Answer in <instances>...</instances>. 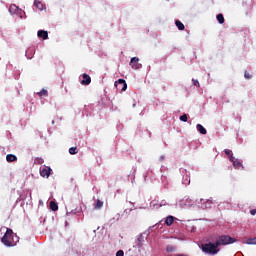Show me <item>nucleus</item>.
<instances>
[{"mask_svg":"<svg viewBox=\"0 0 256 256\" xmlns=\"http://www.w3.org/2000/svg\"><path fill=\"white\" fill-rule=\"evenodd\" d=\"M244 77H245V79H251V77H253V76H251V74H249V72L245 71Z\"/></svg>","mask_w":256,"mask_h":256,"instance_id":"26","label":"nucleus"},{"mask_svg":"<svg viewBox=\"0 0 256 256\" xmlns=\"http://www.w3.org/2000/svg\"><path fill=\"white\" fill-rule=\"evenodd\" d=\"M38 37L40 39H44V40H47L49 39V32L45 31V30H39L38 33H37Z\"/></svg>","mask_w":256,"mask_h":256,"instance_id":"7","label":"nucleus"},{"mask_svg":"<svg viewBox=\"0 0 256 256\" xmlns=\"http://www.w3.org/2000/svg\"><path fill=\"white\" fill-rule=\"evenodd\" d=\"M51 171H53V170L51 169V167L45 166V167H43V168H40V175H41V177L49 178L50 175H51Z\"/></svg>","mask_w":256,"mask_h":256,"instance_id":"5","label":"nucleus"},{"mask_svg":"<svg viewBox=\"0 0 256 256\" xmlns=\"http://www.w3.org/2000/svg\"><path fill=\"white\" fill-rule=\"evenodd\" d=\"M130 66L132 67V69H135V70L141 69V64H139V58L138 57L131 58Z\"/></svg>","mask_w":256,"mask_h":256,"instance_id":"6","label":"nucleus"},{"mask_svg":"<svg viewBox=\"0 0 256 256\" xmlns=\"http://www.w3.org/2000/svg\"><path fill=\"white\" fill-rule=\"evenodd\" d=\"M6 161H7L8 163H13V162L17 161V156H15V155H13V154H8V155L6 156Z\"/></svg>","mask_w":256,"mask_h":256,"instance_id":"10","label":"nucleus"},{"mask_svg":"<svg viewBox=\"0 0 256 256\" xmlns=\"http://www.w3.org/2000/svg\"><path fill=\"white\" fill-rule=\"evenodd\" d=\"M192 83L194 87H201V84H199V80L192 79Z\"/></svg>","mask_w":256,"mask_h":256,"instance_id":"23","label":"nucleus"},{"mask_svg":"<svg viewBox=\"0 0 256 256\" xmlns=\"http://www.w3.org/2000/svg\"><path fill=\"white\" fill-rule=\"evenodd\" d=\"M50 209L51 211H58L59 205H57L55 201H50Z\"/></svg>","mask_w":256,"mask_h":256,"instance_id":"14","label":"nucleus"},{"mask_svg":"<svg viewBox=\"0 0 256 256\" xmlns=\"http://www.w3.org/2000/svg\"><path fill=\"white\" fill-rule=\"evenodd\" d=\"M175 25H176V27H178L179 31H184L185 30V25L182 24V22L180 20H176Z\"/></svg>","mask_w":256,"mask_h":256,"instance_id":"13","label":"nucleus"},{"mask_svg":"<svg viewBox=\"0 0 256 256\" xmlns=\"http://www.w3.org/2000/svg\"><path fill=\"white\" fill-rule=\"evenodd\" d=\"M250 214H251V215H256V209H252V210L250 211Z\"/></svg>","mask_w":256,"mask_h":256,"instance_id":"29","label":"nucleus"},{"mask_svg":"<svg viewBox=\"0 0 256 256\" xmlns=\"http://www.w3.org/2000/svg\"><path fill=\"white\" fill-rule=\"evenodd\" d=\"M180 121L187 123V114H183L182 116H180Z\"/></svg>","mask_w":256,"mask_h":256,"instance_id":"24","label":"nucleus"},{"mask_svg":"<svg viewBox=\"0 0 256 256\" xmlns=\"http://www.w3.org/2000/svg\"><path fill=\"white\" fill-rule=\"evenodd\" d=\"M217 21L220 23V25H223V23H225V17L223 16V14L217 15Z\"/></svg>","mask_w":256,"mask_h":256,"instance_id":"16","label":"nucleus"},{"mask_svg":"<svg viewBox=\"0 0 256 256\" xmlns=\"http://www.w3.org/2000/svg\"><path fill=\"white\" fill-rule=\"evenodd\" d=\"M196 128H197V131H199V133H201V135H207V129H205V127H203V125L197 124Z\"/></svg>","mask_w":256,"mask_h":256,"instance_id":"9","label":"nucleus"},{"mask_svg":"<svg viewBox=\"0 0 256 256\" xmlns=\"http://www.w3.org/2000/svg\"><path fill=\"white\" fill-rule=\"evenodd\" d=\"M237 239L229 236V235H221L217 238L216 243L218 247H221V245H231L235 243Z\"/></svg>","mask_w":256,"mask_h":256,"instance_id":"3","label":"nucleus"},{"mask_svg":"<svg viewBox=\"0 0 256 256\" xmlns=\"http://www.w3.org/2000/svg\"><path fill=\"white\" fill-rule=\"evenodd\" d=\"M34 7L36 9H39V11H43V3H41V1L39 0L34 1Z\"/></svg>","mask_w":256,"mask_h":256,"instance_id":"12","label":"nucleus"},{"mask_svg":"<svg viewBox=\"0 0 256 256\" xmlns=\"http://www.w3.org/2000/svg\"><path fill=\"white\" fill-rule=\"evenodd\" d=\"M116 256H125V252H123V250H119V251L116 253Z\"/></svg>","mask_w":256,"mask_h":256,"instance_id":"27","label":"nucleus"},{"mask_svg":"<svg viewBox=\"0 0 256 256\" xmlns=\"http://www.w3.org/2000/svg\"><path fill=\"white\" fill-rule=\"evenodd\" d=\"M114 85L118 91H127V82H125V79H119Z\"/></svg>","mask_w":256,"mask_h":256,"instance_id":"4","label":"nucleus"},{"mask_svg":"<svg viewBox=\"0 0 256 256\" xmlns=\"http://www.w3.org/2000/svg\"><path fill=\"white\" fill-rule=\"evenodd\" d=\"M202 251L208 255H217L221 249H219L217 242H208L206 244H202Z\"/></svg>","mask_w":256,"mask_h":256,"instance_id":"2","label":"nucleus"},{"mask_svg":"<svg viewBox=\"0 0 256 256\" xmlns=\"http://www.w3.org/2000/svg\"><path fill=\"white\" fill-rule=\"evenodd\" d=\"M229 161H231V163H233L236 159L233 157V154L231 156L228 157Z\"/></svg>","mask_w":256,"mask_h":256,"instance_id":"28","label":"nucleus"},{"mask_svg":"<svg viewBox=\"0 0 256 256\" xmlns=\"http://www.w3.org/2000/svg\"><path fill=\"white\" fill-rule=\"evenodd\" d=\"M1 241L6 247H15V245L19 243V237L17 234L13 233L11 228H6V232L1 238Z\"/></svg>","mask_w":256,"mask_h":256,"instance_id":"1","label":"nucleus"},{"mask_svg":"<svg viewBox=\"0 0 256 256\" xmlns=\"http://www.w3.org/2000/svg\"><path fill=\"white\" fill-rule=\"evenodd\" d=\"M0 235H3V228L0 229Z\"/></svg>","mask_w":256,"mask_h":256,"instance_id":"31","label":"nucleus"},{"mask_svg":"<svg viewBox=\"0 0 256 256\" xmlns=\"http://www.w3.org/2000/svg\"><path fill=\"white\" fill-rule=\"evenodd\" d=\"M69 153H70V155H77V153H78L77 147H71L69 149Z\"/></svg>","mask_w":256,"mask_h":256,"instance_id":"19","label":"nucleus"},{"mask_svg":"<svg viewBox=\"0 0 256 256\" xmlns=\"http://www.w3.org/2000/svg\"><path fill=\"white\" fill-rule=\"evenodd\" d=\"M233 163V167H235V169H241V167H243V164L241 163V161L239 160H235L232 162Z\"/></svg>","mask_w":256,"mask_h":256,"instance_id":"15","label":"nucleus"},{"mask_svg":"<svg viewBox=\"0 0 256 256\" xmlns=\"http://www.w3.org/2000/svg\"><path fill=\"white\" fill-rule=\"evenodd\" d=\"M174 221H175V217L168 216V217H166L165 223L168 227H171V225H173Z\"/></svg>","mask_w":256,"mask_h":256,"instance_id":"11","label":"nucleus"},{"mask_svg":"<svg viewBox=\"0 0 256 256\" xmlns=\"http://www.w3.org/2000/svg\"><path fill=\"white\" fill-rule=\"evenodd\" d=\"M166 250L167 253H173V251H175V248L173 246H167Z\"/></svg>","mask_w":256,"mask_h":256,"instance_id":"25","label":"nucleus"},{"mask_svg":"<svg viewBox=\"0 0 256 256\" xmlns=\"http://www.w3.org/2000/svg\"><path fill=\"white\" fill-rule=\"evenodd\" d=\"M39 95H40V97H47L48 92H47V90L42 89V90L40 91Z\"/></svg>","mask_w":256,"mask_h":256,"instance_id":"21","label":"nucleus"},{"mask_svg":"<svg viewBox=\"0 0 256 256\" xmlns=\"http://www.w3.org/2000/svg\"><path fill=\"white\" fill-rule=\"evenodd\" d=\"M246 243L247 245H256V237L249 238Z\"/></svg>","mask_w":256,"mask_h":256,"instance_id":"18","label":"nucleus"},{"mask_svg":"<svg viewBox=\"0 0 256 256\" xmlns=\"http://www.w3.org/2000/svg\"><path fill=\"white\" fill-rule=\"evenodd\" d=\"M43 163H45V160H43V158H36L34 160L35 165H43Z\"/></svg>","mask_w":256,"mask_h":256,"instance_id":"17","label":"nucleus"},{"mask_svg":"<svg viewBox=\"0 0 256 256\" xmlns=\"http://www.w3.org/2000/svg\"><path fill=\"white\" fill-rule=\"evenodd\" d=\"M15 7H17V6H15V5L10 6V11H11V9H15Z\"/></svg>","mask_w":256,"mask_h":256,"instance_id":"30","label":"nucleus"},{"mask_svg":"<svg viewBox=\"0 0 256 256\" xmlns=\"http://www.w3.org/2000/svg\"><path fill=\"white\" fill-rule=\"evenodd\" d=\"M83 79L81 81V85H89L91 83V76L87 74H83Z\"/></svg>","mask_w":256,"mask_h":256,"instance_id":"8","label":"nucleus"},{"mask_svg":"<svg viewBox=\"0 0 256 256\" xmlns=\"http://www.w3.org/2000/svg\"><path fill=\"white\" fill-rule=\"evenodd\" d=\"M224 153H225V155H227L228 158L233 155V151H231L230 149H225Z\"/></svg>","mask_w":256,"mask_h":256,"instance_id":"22","label":"nucleus"},{"mask_svg":"<svg viewBox=\"0 0 256 256\" xmlns=\"http://www.w3.org/2000/svg\"><path fill=\"white\" fill-rule=\"evenodd\" d=\"M101 207H103V201L98 199L95 204V209H101Z\"/></svg>","mask_w":256,"mask_h":256,"instance_id":"20","label":"nucleus"}]
</instances>
